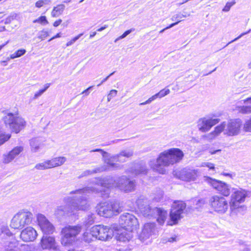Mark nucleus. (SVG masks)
<instances>
[{
  "mask_svg": "<svg viewBox=\"0 0 251 251\" xmlns=\"http://www.w3.org/2000/svg\"><path fill=\"white\" fill-rule=\"evenodd\" d=\"M104 192L105 193L95 186H88L72 191L69 193L71 196L63 198V201L66 204L57 206L55 210L54 214L59 217L73 213L75 211L85 210L89 207L87 199L85 196L86 194L100 193L102 197H108L109 191L107 190Z\"/></svg>",
  "mask_w": 251,
  "mask_h": 251,
  "instance_id": "nucleus-1",
  "label": "nucleus"
},
{
  "mask_svg": "<svg viewBox=\"0 0 251 251\" xmlns=\"http://www.w3.org/2000/svg\"><path fill=\"white\" fill-rule=\"evenodd\" d=\"M184 156L182 151L178 148H171L160 153L155 163L151 161V168L159 174L166 173V167L180 162Z\"/></svg>",
  "mask_w": 251,
  "mask_h": 251,
  "instance_id": "nucleus-2",
  "label": "nucleus"
},
{
  "mask_svg": "<svg viewBox=\"0 0 251 251\" xmlns=\"http://www.w3.org/2000/svg\"><path fill=\"white\" fill-rule=\"evenodd\" d=\"M136 205L142 215L151 218L154 217L160 225H163L167 217V212L161 208H152L149 204V201L143 196H140L136 200Z\"/></svg>",
  "mask_w": 251,
  "mask_h": 251,
  "instance_id": "nucleus-3",
  "label": "nucleus"
},
{
  "mask_svg": "<svg viewBox=\"0 0 251 251\" xmlns=\"http://www.w3.org/2000/svg\"><path fill=\"white\" fill-rule=\"evenodd\" d=\"M90 152H100L104 158L105 163L108 167L113 169L121 168L120 165L114 162H125L126 161V158H129L133 155V151L130 150H123L119 153L112 155L99 149L91 150Z\"/></svg>",
  "mask_w": 251,
  "mask_h": 251,
  "instance_id": "nucleus-4",
  "label": "nucleus"
},
{
  "mask_svg": "<svg viewBox=\"0 0 251 251\" xmlns=\"http://www.w3.org/2000/svg\"><path fill=\"white\" fill-rule=\"evenodd\" d=\"M33 214L28 210H21L16 213L11 220L10 226L14 229H22L30 225L33 220Z\"/></svg>",
  "mask_w": 251,
  "mask_h": 251,
  "instance_id": "nucleus-5",
  "label": "nucleus"
},
{
  "mask_svg": "<svg viewBox=\"0 0 251 251\" xmlns=\"http://www.w3.org/2000/svg\"><path fill=\"white\" fill-rule=\"evenodd\" d=\"M82 230V226H67L61 230V243L64 246L72 244L75 241V238Z\"/></svg>",
  "mask_w": 251,
  "mask_h": 251,
  "instance_id": "nucleus-6",
  "label": "nucleus"
},
{
  "mask_svg": "<svg viewBox=\"0 0 251 251\" xmlns=\"http://www.w3.org/2000/svg\"><path fill=\"white\" fill-rule=\"evenodd\" d=\"M3 120L6 126H8L11 130L17 133L24 128L26 124L24 119L17 114L7 113L3 118Z\"/></svg>",
  "mask_w": 251,
  "mask_h": 251,
  "instance_id": "nucleus-7",
  "label": "nucleus"
},
{
  "mask_svg": "<svg viewBox=\"0 0 251 251\" xmlns=\"http://www.w3.org/2000/svg\"><path fill=\"white\" fill-rule=\"evenodd\" d=\"M121 211V207L117 201L101 202L97 206L98 214L105 217H111L115 213H119Z\"/></svg>",
  "mask_w": 251,
  "mask_h": 251,
  "instance_id": "nucleus-8",
  "label": "nucleus"
},
{
  "mask_svg": "<svg viewBox=\"0 0 251 251\" xmlns=\"http://www.w3.org/2000/svg\"><path fill=\"white\" fill-rule=\"evenodd\" d=\"M251 196V190L250 191H247L242 189L235 190L231 195L229 202L230 210L233 211L241 207L240 204L245 201L246 197H250Z\"/></svg>",
  "mask_w": 251,
  "mask_h": 251,
  "instance_id": "nucleus-9",
  "label": "nucleus"
},
{
  "mask_svg": "<svg viewBox=\"0 0 251 251\" xmlns=\"http://www.w3.org/2000/svg\"><path fill=\"white\" fill-rule=\"evenodd\" d=\"M209 204L211 208L216 212L223 214L228 209V203L223 197L214 195L210 198Z\"/></svg>",
  "mask_w": 251,
  "mask_h": 251,
  "instance_id": "nucleus-10",
  "label": "nucleus"
},
{
  "mask_svg": "<svg viewBox=\"0 0 251 251\" xmlns=\"http://www.w3.org/2000/svg\"><path fill=\"white\" fill-rule=\"evenodd\" d=\"M1 244L5 251H28L29 247L25 244H20L12 235L2 239Z\"/></svg>",
  "mask_w": 251,
  "mask_h": 251,
  "instance_id": "nucleus-11",
  "label": "nucleus"
},
{
  "mask_svg": "<svg viewBox=\"0 0 251 251\" xmlns=\"http://www.w3.org/2000/svg\"><path fill=\"white\" fill-rule=\"evenodd\" d=\"M186 206V205L183 201L174 202L170 212V218L172 223L169 225H173L177 223L178 221L183 217Z\"/></svg>",
  "mask_w": 251,
  "mask_h": 251,
  "instance_id": "nucleus-12",
  "label": "nucleus"
},
{
  "mask_svg": "<svg viewBox=\"0 0 251 251\" xmlns=\"http://www.w3.org/2000/svg\"><path fill=\"white\" fill-rule=\"evenodd\" d=\"M204 180L223 196L229 195L230 187L226 183L208 176H204Z\"/></svg>",
  "mask_w": 251,
  "mask_h": 251,
  "instance_id": "nucleus-13",
  "label": "nucleus"
},
{
  "mask_svg": "<svg viewBox=\"0 0 251 251\" xmlns=\"http://www.w3.org/2000/svg\"><path fill=\"white\" fill-rule=\"evenodd\" d=\"M92 232L96 234V238L102 241L111 239L113 236V230L107 226L97 225L92 227Z\"/></svg>",
  "mask_w": 251,
  "mask_h": 251,
  "instance_id": "nucleus-14",
  "label": "nucleus"
},
{
  "mask_svg": "<svg viewBox=\"0 0 251 251\" xmlns=\"http://www.w3.org/2000/svg\"><path fill=\"white\" fill-rule=\"evenodd\" d=\"M120 223L122 226L133 231L138 226L137 219L132 214L125 213L121 216Z\"/></svg>",
  "mask_w": 251,
  "mask_h": 251,
  "instance_id": "nucleus-15",
  "label": "nucleus"
},
{
  "mask_svg": "<svg viewBox=\"0 0 251 251\" xmlns=\"http://www.w3.org/2000/svg\"><path fill=\"white\" fill-rule=\"evenodd\" d=\"M136 181L131 180L126 176L118 178V188L126 193L134 191L135 190Z\"/></svg>",
  "mask_w": 251,
  "mask_h": 251,
  "instance_id": "nucleus-16",
  "label": "nucleus"
},
{
  "mask_svg": "<svg viewBox=\"0 0 251 251\" xmlns=\"http://www.w3.org/2000/svg\"><path fill=\"white\" fill-rule=\"evenodd\" d=\"M37 220L38 225L44 234H51L54 232V226L44 215L37 214Z\"/></svg>",
  "mask_w": 251,
  "mask_h": 251,
  "instance_id": "nucleus-17",
  "label": "nucleus"
},
{
  "mask_svg": "<svg viewBox=\"0 0 251 251\" xmlns=\"http://www.w3.org/2000/svg\"><path fill=\"white\" fill-rule=\"evenodd\" d=\"M174 175L182 180L194 181L198 176V170L184 168L174 173Z\"/></svg>",
  "mask_w": 251,
  "mask_h": 251,
  "instance_id": "nucleus-18",
  "label": "nucleus"
},
{
  "mask_svg": "<svg viewBox=\"0 0 251 251\" xmlns=\"http://www.w3.org/2000/svg\"><path fill=\"white\" fill-rule=\"evenodd\" d=\"M241 125L242 122L240 119L230 120L226 124L225 134L228 136L238 135L240 132Z\"/></svg>",
  "mask_w": 251,
  "mask_h": 251,
  "instance_id": "nucleus-19",
  "label": "nucleus"
},
{
  "mask_svg": "<svg viewBox=\"0 0 251 251\" xmlns=\"http://www.w3.org/2000/svg\"><path fill=\"white\" fill-rule=\"evenodd\" d=\"M92 183L96 184L97 186H101L107 189L118 188V178L116 179L115 177L111 176L102 179L95 178L92 181Z\"/></svg>",
  "mask_w": 251,
  "mask_h": 251,
  "instance_id": "nucleus-20",
  "label": "nucleus"
},
{
  "mask_svg": "<svg viewBox=\"0 0 251 251\" xmlns=\"http://www.w3.org/2000/svg\"><path fill=\"white\" fill-rule=\"evenodd\" d=\"M41 246L43 250H49L53 251H60L59 246L57 244L54 237L52 236H43L40 242Z\"/></svg>",
  "mask_w": 251,
  "mask_h": 251,
  "instance_id": "nucleus-21",
  "label": "nucleus"
},
{
  "mask_svg": "<svg viewBox=\"0 0 251 251\" xmlns=\"http://www.w3.org/2000/svg\"><path fill=\"white\" fill-rule=\"evenodd\" d=\"M219 121V119L203 118L199 120L197 126L200 131L206 132L209 131L213 126L218 123Z\"/></svg>",
  "mask_w": 251,
  "mask_h": 251,
  "instance_id": "nucleus-22",
  "label": "nucleus"
},
{
  "mask_svg": "<svg viewBox=\"0 0 251 251\" xmlns=\"http://www.w3.org/2000/svg\"><path fill=\"white\" fill-rule=\"evenodd\" d=\"M37 233L36 230L31 226L24 229L21 232L20 238L24 242H32L36 238Z\"/></svg>",
  "mask_w": 251,
  "mask_h": 251,
  "instance_id": "nucleus-23",
  "label": "nucleus"
},
{
  "mask_svg": "<svg viewBox=\"0 0 251 251\" xmlns=\"http://www.w3.org/2000/svg\"><path fill=\"white\" fill-rule=\"evenodd\" d=\"M24 148L22 146L15 147L7 154H3V162L8 164L11 162L17 156L23 151Z\"/></svg>",
  "mask_w": 251,
  "mask_h": 251,
  "instance_id": "nucleus-24",
  "label": "nucleus"
},
{
  "mask_svg": "<svg viewBox=\"0 0 251 251\" xmlns=\"http://www.w3.org/2000/svg\"><path fill=\"white\" fill-rule=\"evenodd\" d=\"M132 231L122 226V228L117 231L116 239L121 242L128 241L132 237Z\"/></svg>",
  "mask_w": 251,
  "mask_h": 251,
  "instance_id": "nucleus-25",
  "label": "nucleus"
},
{
  "mask_svg": "<svg viewBox=\"0 0 251 251\" xmlns=\"http://www.w3.org/2000/svg\"><path fill=\"white\" fill-rule=\"evenodd\" d=\"M155 224L154 223H147L145 224L142 232L141 233V237L143 239H147L151 235L155 230Z\"/></svg>",
  "mask_w": 251,
  "mask_h": 251,
  "instance_id": "nucleus-26",
  "label": "nucleus"
},
{
  "mask_svg": "<svg viewBox=\"0 0 251 251\" xmlns=\"http://www.w3.org/2000/svg\"><path fill=\"white\" fill-rule=\"evenodd\" d=\"M29 144L31 151L32 152L39 151L44 145L43 141L40 139L37 138L31 139L29 141Z\"/></svg>",
  "mask_w": 251,
  "mask_h": 251,
  "instance_id": "nucleus-27",
  "label": "nucleus"
},
{
  "mask_svg": "<svg viewBox=\"0 0 251 251\" xmlns=\"http://www.w3.org/2000/svg\"><path fill=\"white\" fill-rule=\"evenodd\" d=\"M107 169V167L106 165H101L99 167H96V168L93 170H87L83 171L81 174L78 176L79 178L81 177L87 176L90 175H91L93 174H96L100 173L105 171H106Z\"/></svg>",
  "mask_w": 251,
  "mask_h": 251,
  "instance_id": "nucleus-28",
  "label": "nucleus"
},
{
  "mask_svg": "<svg viewBox=\"0 0 251 251\" xmlns=\"http://www.w3.org/2000/svg\"><path fill=\"white\" fill-rule=\"evenodd\" d=\"M50 168L58 167L63 165L66 161L65 157H57L49 160Z\"/></svg>",
  "mask_w": 251,
  "mask_h": 251,
  "instance_id": "nucleus-29",
  "label": "nucleus"
},
{
  "mask_svg": "<svg viewBox=\"0 0 251 251\" xmlns=\"http://www.w3.org/2000/svg\"><path fill=\"white\" fill-rule=\"evenodd\" d=\"M65 8V6L63 4H59L54 6L51 12V16L52 17L56 18L62 14Z\"/></svg>",
  "mask_w": 251,
  "mask_h": 251,
  "instance_id": "nucleus-30",
  "label": "nucleus"
},
{
  "mask_svg": "<svg viewBox=\"0 0 251 251\" xmlns=\"http://www.w3.org/2000/svg\"><path fill=\"white\" fill-rule=\"evenodd\" d=\"M148 170L145 165L136 164L134 167V169H132L131 172L135 175H145L147 174Z\"/></svg>",
  "mask_w": 251,
  "mask_h": 251,
  "instance_id": "nucleus-31",
  "label": "nucleus"
},
{
  "mask_svg": "<svg viewBox=\"0 0 251 251\" xmlns=\"http://www.w3.org/2000/svg\"><path fill=\"white\" fill-rule=\"evenodd\" d=\"M96 234L92 232V227L89 231H85L83 235V240L85 242L90 243L96 238Z\"/></svg>",
  "mask_w": 251,
  "mask_h": 251,
  "instance_id": "nucleus-32",
  "label": "nucleus"
},
{
  "mask_svg": "<svg viewBox=\"0 0 251 251\" xmlns=\"http://www.w3.org/2000/svg\"><path fill=\"white\" fill-rule=\"evenodd\" d=\"M11 137L10 134H5L2 129V127L0 125V145H1L7 141Z\"/></svg>",
  "mask_w": 251,
  "mask_h": 251,
  "instance_id": "nucleus-33",
  "label": "nucleus"
},
{
  "mask_svg": "<svg viewBox=\"0 0 251 251\" xmlns=\"http://www.w3.org/2000/svg\"><path fill=\"white\" fill-rule=\"evenodd\" d=\"M35 168L37 170H46L48 169H50V165L49 160H46L43 162H41L37 164Z\"/></svg>",
  "mask_w": 251,
  "mask_h": 251,
  "instance_id": "nucleus-34",
  "label": "nucleus"
},
{
  "mask_svg": "<svg viewBox=\"0 0 251 251\" xmlns=\"http://www.w3.org/2000/svg\"><path fill=\"white\" fill-rule=\"evenodd\" d=\"M226 124L225 122H223L220 125L215 127L214 130L213 131L215 134L217 136H218L222 131L225 132L226 129Z\"/></svg>",
  "mask_w": 251,
  "mask_h": 251,
  "instance_id": "nucleus-35",
  "label": "nucleus"
},
{
  "mask_svg": "<svg viewBox=\"0 0 251 251\" xmlns=\"http://www.w3.org/2000/svg\"><path fill=\"white\" fill-rule=\"evenodd\" d=\"M51 2V0H39L35 4V7L41 8L45 5H49Z\"/></svg>",
  "mask_w": 251,
  "mask_h": 251,
  "instance_id": "nucleus-36",
  "label": "nucleus"
},
{
  "mask_svg": "<svg viewBox=\"0 0 251 251\" xmlns=\"http://www.w3.org/2000/svg\"><path fill=\"white\" fill-rule=\"evenodd\" d=\"M33 23H38L42 25H45L48 24V21H47L46 17L45 16H41L39 18L34 20L33 21Z\"/></svg>",
  "mask_w": 251,
  "mask_h": 251,
  "instance_id": "nucleus-37",
  "label": "nucleus"
},
{
  "mask_svg": "<svg viewBox=\"0 0 251 251\" xmlns=\"http://www.w3.org/2000/svg\"><path fill=\"white\" fill-rule=\"evenodd\" d=\"M239 111L243 114L251 113V106H243L239 108Z\"/></svg>",
  "mask_w": 251,
  "mask_h": 251,
  "instance_id": "nucleus-38",
  "label": "nucleus"
},
{
  "mask_svg": "<svg viewBox=\"0 0 251 251\" xmlns=\"http://www.w3.org/2000/svg\"><path fill=\"white\" fill-rule=\"evenodd\" d=\"M170 93V90L169 89L164 88L160 90L158 93H157V95L159 97V98L161 99L166 95H168Z\"/></svg>",
  "mask_w": 251,
  "mask_h": 251,
  "instance_id": "nucleus-39",
  "label": "nucleus"
},
{
  "mask_svg": "<svg viewBox=\"0 0 251 251\" xmlns=\"http://www.w3.org/2000/svg\"><path fill=\"white\" fill-rule=\"evenodd\" d=\"M95 216L93 214H89L85 221L86 225H91L94 222Z\"/></svg>",
  "mask_w": 251,
  "mask_h": 251,
  "instance_id": "nucleus-40",
  "label": "nucleus"
},
{
  "mask_svg": "<svg viewBox=\"0 0 251 251\" xmlns=\"http://www.w3.org/2000/svg\"><path fill=\"white\" fill-rule=\"evenodd\" d=\"M216 137H217L216 134H215V133L213 131L212 132L208 133L207 134H205L202 136L203 138L205 139L206 140L208 141H211L214 139Z\"/></svg>",
  "mask_w": 251,
  "mask_h": 251,
  "instance_id": "nucleus-41",
  "label": "nucleus"
},
{
  "mask_svg": "<svg viewBox=\"0 0 251 251\" xmlns=\"http://www.w3.org/2000/svg\"><path fill=\"white\" fill-rule=\"evenodd\" d=\"M49 36V33L45 30H42L39 32L38 34V38L42 40L45 39L47 36Z\"/></svg>",
  "mask_w": 251,
  "mask_h": 251,
  "instance_id": "nucleus-42",
  "label": "nucleus"
},
{
  "mask_svg": "<svg viewBox=\"0 0 251 251\" xmlns=\"http://www.w3.org/2000/svg\"><path fill=\"white\" fill-rule=\"evenodd\" d=\"M243 128L245 131L251 132V118L245 122Z\"/></svg>",
  "mask_w": 251,
  "mask_h": 251,
  "instance_id": "nucleus-43",
  "label": "nucleus"
},
{
  "mask_svg": "<svg viewBox=\"0 0 251 251\" xmlns=\"http://www.w3.org/2000/svg\"><path fill=\"white\" fill-rule=\"evenodd\" d=\"M159 98V97L157 95V93H156V94H155L154 95L152 96V97H151V98H150L148 100H147L146 101L144 102H142V103H141L140 104V105H145V104H149L150 103L151 101H152L153 100H155V99H156L157 98Z\"/></svg>",
  "mask_w": 251,
  "mask_h": 251,
  "instance_id": "nucleus-44",
  "label": "nucleus"
},
{
  "mask_svg": "<svg viewBox=\"0 0 251 251\" xmlns=\"http://www.w3.org/2000/svg\"><path fill=\"white\" fill-rule=\"evenodd\" d=\"M17 17V15L15 13H12L10 16H9L7 18H6L4 21L5 24H10L12 21L16 19Z\"/></svg>",
  "mask_w": 251,
  "mask_h": 251,
  "instance_id": "nucleus-45",
  "label": "nucleus"
},
{
  "mask_svg": "<svg viewBox=\"0 0 251 251\" xmlns=\"http://www.w3.org/2000/svg\"><path fill=\"white\" fill-rule=\"evenodd\" d=\"M118 91L116 90H111L107 96V101H110V100L113 98L115 97L117 94Z\"/></svg>",
  "mask_w": 251,
  "mask_h": 251,
  "instance_id": "nucleus-46",
  "label": "nucleus"
},
{
  "mask_svg": "<svg viewBox=\"0 0 251 251\" xmlns=\"http://www.w3.org/2000/svg\"><path fill=\"white\" fill-rule=\"evenodd\" d=\"M83 33H80L78 34L77 36L73 38L71 40L68 42L66 44V46L68 47L73 45L76 40H77L82 35Z\"/></svg>",
  "mask_w": 251,
  "mask_h": 251,
  "instance_id": "nucleus-47",
  "label": "nucleus"
},
{
  "mask_svg": "<svg viewBox=\"0 0 251 251\" xmlns=\"http://www.w3.org/2000/svg\"><path fill=\"white\" fill-rule=\"evenodd\" d=\"M134 30V29H130L126 30L121 36H120L118 38H117L115 40V42H116L118 40H119L120 39H122L125 38L127 35H128L129 34H130Z\"/></svg>",
  "mask_w": 251,
  "mask_h": 251,
  "instance_id": "nucleus-48",
  "label": "nucleus"
},
{
  "mask_svg": "<svg viewBox=\"0 0 251 251\" xmlns=\"http://www.w3.org/2000/svg\"><path fill=\"white\" fill-rule=\"evenodd\" d=\"M234 2H227L225 6L223 9V11L225 12H228L229 11L231 7L234 4Z\"/></svg>",
  "mask_w": 251,
  "mask_h": 251,
  "instance_id": "nucleus-49",
  "label": "nucleus"
},
{
  "mask_svg": "<svg viewBox=\"0 0 251 251\" xmlns=\"http://www.w3.org/2000/svg\"><path fill=\"white\" fill-rule=\"evenodd\" d=\"M181 18V15L180 14H176L172 16L171 18V20L172 21H177L176 22L178 21L181 22V20H179Z\"/></svg>",
  "mask_w": 251,
  "mask_h": 251,
  "instance_id": "nucleus-50",
  "label": "nucleus"
},
{
  "mask_svg": "<svg viewBox=\"0 0 251 251\" xmlns=\"http://www.w3.org/2000/svg\"><path fill=\"white\" fill-rule=\"evenodd\" d=\"M26 52V50L25 49L18 50L15 52L16 54L18 57H20L24 55Z\"/></svg>",
  "mask_w": 251,
  "mask_h": 251,
  "instance_id": "nucleus-51",
  "label": "nucleus"
},
{
  "mask_svg": "<svg viewBox=\"0 0 251 251\" xmlns=\"http://www.w3.org/2000/svg\"><path fill=\"white\" fill-rule=\"evenodd\" d=\"M251 30L250 29L249 31H248L247 32H244V33H242V34H241L239 36H238L237 38H235L234 40H232L231 41L229 42L226 46H227L228 45H229V44L234 42V41H237V40H238L239 39H240L241 37L243 36L244 35L250 33L251 32Z\"/></svg>",
  "mask_w": 251,
  "mask_h": 251,
  "instance_id": "nucleus-52",
  "label": "nucleus"
},
{
  "mask_svg": "<svg viewBox=\"0 0 251 251\" xmlns=\"http://www.w3.org/2000/svg\"><path fill=\"white\" fill-rule=\"evenodd\" d=\"M44 93V90H42V89L39 90L38 91L36 92L33 97V100H36L37 99H38L39 97H40L43 93Z\"/></svg>",
  "mask_w": 251,
  "mask_h": 251,
  "instance_id": "nucleus-53",
  "label": "nucleus"
},
{
  "mask_svg": "<svg viewBox=\"0 0 251 251\" xmlns=\"http://www.w3.org/2000/svg\"><path fill=\"white\" fill-rule=\"evenodd\" d=\"M202 166H205L209 168L210 169L214 170L215 169L214 164L210 162H204L202 164Z\"/></svg>",
  "mask_w": 251,
  "mask_h": 251,
  "instance_id": "nucleus-54",
  "label": "nucleus"
},
{
  "mask_svg": "<svg viewBox=\"0 0 251 251\" xmlns=\"http://www.w3.org/2000/svg\"><path fill=\"white\" fill-rule=\"evenodd\" d=\"M179 23V21H178L177 22H176V23H173V24H171L169 26H168L166 27V28H165L162 29L161 30H160L159 31V33H163L165 30L173 27L174 26H175V25H176L177 24H178Z\"/></svg>",
  "mask_w": 251,
  "mask_h": 251,
  "instance_id": "nucleus-55",
  "label": "nucleus"
},
{
  "mask_svg": "<svg viewBox=\"0 0 251 251\" xmlns=\"http://www.w3.org/2000/svg\"><path fill=\"white\" fill-rule=\"evenodd\" d=\"M163 192L161 190H159L158 192V196L157 197H155L154 199L156 201H160V199L163 197Z\"/></svg>",
  "mask_w": 251,
  "mask_h": 251,
  "instance_id": "nucleus-56",
  "label": "nucleus"
},
{
  "mask_svg": "<svg viewBox=\"0 0 251 251\" xmlns=\"http://www.w3.org/2000/svg\"><path fill=\"white\" fill-rule=\"evenodd\" d=\"M115 72L111 73L109 75H108L107 76H106L105 78H104V79H103L100 82V83H99V84H98L97 86H100L102 83H103L104 82H105L108 78L109 77L112 75L114 74Z\"/></svg>",
  "mask_w": 251,
  "mask_h": 251,
  "instance_id": "nucleus-57",
  "label": "nucleus"
},
{
  "mask_svg": "<svg viewBox=\"0 0 251 251\" xmlns=\"http://www.w3.org/2000/svg\"><path fill=\"white\" fill-rule=\"evenodd\" d=\"M205 201L204 200H200L198 201L197 205L199 206H201L205 203Z\"/></svg>",
  "mask_w": 251,
  "mask_h": 251,
  "instance_id": "nucleus-58",
  "label": "nucleus"
},
{
  "mask_svg": "<svg viewBox=\"0 0 251 251\" xmlns=\"http://www.w3.org/2000/svg\"><path fill=\"white\" fill-rule=\"evenodd\" d=\"M62 22L61 19H58V20L55 21L53 24V26L55 27L58 26Z\"/></svg>",
  "mask_w": 251,
  "mask_h": 251,
  "instance_id": "nucleus-59",
  "label": "nucleus"
},
{
  "mask_svg": "<svg viewBox=\"0 0 251 251\" xmlns=\"http://www.w3.org/2000/svg\"><path fill=\"white\" fill-rule=\"evenodd\" d=\"M17 57H18L17 56V55L16 54V53L15 52L14 53L11 54L9 57H7V60H9L10 59H14Z\"/></svg>",
  "mask_w": 251,
  "mask_h": 251,
  "instance_id": "nucleus-60",
  "label": "nucleus"
},
{
  "mask_svg": "<svg viewBox=\"0 0 251 251\" xmlns=\"http://www.w3.org/2000/svg\"><path fill=\"white\" fill-rule=\"evenodd\" d=\"M93 86H90L88 87L87 89L84 90L81 94H85L86 95H88L89 94V92H88L89 90L91 89L92 88Z\"/></svg>",
  "mask_w": 251,
  "mask_h": 251,
  "instance_id": "nucleus-61",
  "label": "nucleus"
},
{
  "mask_svg": "<svg viewBox=\"0 0 251 251\" xmlns=\"http://www.w3.org/2000/svg\"><path fill=\"white\" fill-rule=\"evenodd\" d=\"M61 37V34L60 33H57L56 35H55L54 36L52 37L51 38H50L49 41H50L55 38H59Z\"/></svg>",
  "mask_w": 251,
  "mask_h": 251,
  "instance_id": "nucleus-62",
  "label": "nucleus"
},
{
  "mask_svg": "<svg viewBox=\"0 0 251 251\" xmlns=\"http://www.w3.org/2000/svg\"><path fill=\"white\" fill-rule=\"evenodd\" d=\"M108 27V25H105L104 26L101 27L100 28H99L97 30L98 31H102L103 30L106 29V28H107Z\"/></svg>",
  "mask_w": 251,
  "mask_h": 251,
  "instance_id": "nucleus-63",
  "label": "nucleus"
},
{
  "mask_svg": "<svg viewBox=\"0 0 251 251\" xmlns=\"http://www.w3.org/2000/svg\"><path fill=\"white\" fill-rule=\"evenodd\" d=\"M50 86V83H47L44 85V89H42V90L44 91V92L48 89V88Z\"/></svg>",
  "mask_w": 251,
  "mask_h": 251,
  "instance_id": "nucleus-64",
  "label": "nucleus"
}]
</instances>
